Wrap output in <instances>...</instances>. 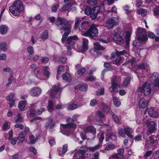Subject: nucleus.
Listing matches in <instances>:
<instances>
[{
	"instance_id": "60",
	"label": "nucleus",
	"mask_w": 159,
	"mask_h": 159,
	"mask_svg": "<svg viewBox=\"0 0 159 159\" xmlns=\"http://www.w3.org/2000/svg\"><path fill=\"white\" fill-rule=\"evenodd\" d=\"M53 121V120L52 119H51L49 120H48L46 122L45 125V127L46 128L48 127L49 125Z\"/></svg>"
},
{
	"instance_id": "13",
	"label": "nucleus",
	"mask_w": 159,
	"mask_h": 159,
	"mask_svg": "<svg viewBox=\"0 0 159 159\" xmlns=\"http://www.w3.org/2000/svg\"><path fill=\"white\" fill-rule=\"evenodd\" d=\"M101 8L102 7H101L99 6H97L94 7L91 10L90 14L91 18L93 19H95L97 16V14L100 12Z\"/></svg>"
},
{
	"instance_id": "16",
	"label": "nucleus",
	"mask_w": 159,
	"mask_h": 159,
	"mask_svg": "<svg viewBox=\"0 0 159 159\" xmlns=\"http://www.w3.org/2000/svg\"><path fill=\"white\" fill-rule=\"evenodd\" d=\"M147 124L148 127V131L150 133L155 132L156 130V123L153 121H148Z\"/></svg>"
},
{
	"instance_id": "12",
	"label": "nucleus",
	"mask_w": 159,
	"mask_h": 159,
	"mask_svg": "<svg viewBox=\"0 0 159 159\" xmlns=\"http://www.w3.org/2000/svg\"><path fill=\"white\" fill-rule=\"evenodd\" d=\"M78 39V38L76 35L70 36L66 40L67 45V49L68 50L71 49L70 47L74 44L75 42L74 40Z\"/></svg>"
},
{
	"instance_id": "24",
	"label": "nucleus",
	"mask_w": 159,
	"mask_h": 159,
	"mask_svg": "<svg viewBox=\"0 0 159 159\" xmlns=\"http://www.w3.org/2000/svg\"><path fill=\"white\" fill-rule=\"evenodd\" d=\"M133 45L134 48L136 49H138L139 47V36L138 35V33L136 34V39L134 40L133 42Z\"/></svg>"
},
{
	"instance_id": "43",
	"label": "nucleus",
	"mask_w": 159,
	"mask_h": 159,
	"mask_svg": "<svg viewBox=\"0 0 159 159\" xmlns=\"http://www.w3.org/2000/svg\"><path fill=\"white\" fill-rule=\"evenodd\" d=\"M28 52L31 55H32L34 53L33 47L31 46H29L27 48Z\"/></svg>"
},
{
	"instance_id": "8",
	"label": "nucleus",
	"mask_w": 159,
	"mask_h": 159,
	"mask_svg": "<svg viewBox=\"0 0 159 159\" xmlns=\"http://www.w3.org/2000/svg\"><path fill=\"white\" fill-rule=\"evenodd\" d=\"M88 151V148L86 146L83 145L80 147L78 152L75 153L74 154H77V157L83 158L85 157L86 152Z\"/></svg>"
},
{
	"instance_id": "38",
	"label": "nucleus",
	"mask_w": 159,
	"mask_h": 159,
	"mask_svg": "<svg viewBox=\"0 0 159 159\" xmlns=\"http://www.w3.org/2000/svg\"><path fill=\"white\" fill-rule=\"evenodd\" d=\"M113 100L115 105L117 107H119L120 106V102L118 100V99L116 97H113Z\"/></svg>"
},
{
	"instance_id": "40",
	"label": "nucleus",
	"mask_w": 159,
	"mask_h": 159,
	"mask_svg": "<svg viewBox=\"0 0 159 159\" xmlns=\"http://www.w3.org/2000/svg\"><path fill=\"white\" fill-rule=\"evenodd\" d=\"M100 145L97 144L94 147H87L88 150H89L90 151L93 152L99 148Z\"/></svg>"
},
{
	"instance_id": "35",
	"label": "nucleus",
	"mask_w": 159,
	"mask_h": 159,
	"mask_svg": "<svg viewBox=\"0 0 159 159\" xmlns=\"http://www.w3.org/2000/svg\"><path fill=\"white\" fill-rule=\"evenodd\" d=\"M94 48L95 49L102 50L104 49V48L101 46L98 42L94 43Z\"/></svg>"
},
{
	"instance_id": "28",
	"label": "nucleus",
	"mask_w": 159,
	"mask_h": 159,
	"mask_svg": "<svg viewBox=\"0 0 159 159\" xmlns=\"http://www.w3.org/2000/svg\"><path fill=\"white\" fill-rule=\"evenodd\" d=\"M124 150L122 149H120L117 150V153L114 155L116 156L117 157L120 159H123V157L122 155V153L124 152Z\"/></svg>"
},
{
	"instance_id": "57",
	"label": "nucleus",
	"mask_w": 159,
	"mask_h": 159,
	"mask_svg": "<svg viewBox=\"0 0 159 159\" xmlns=\"http://www.w3.org/2000/svg\"><path fill=\"white\" fill-rule=\"evenodd\" d=\"M139 66L138 65L137 66H135L133 69L134 72L136 73L137 76L139 78Z\"/></svg>"
},
{
	"instance_id": "62",
	"label": "nucleus",
	"mask_w": 159,
	"mask_h": 159,
	"mask_svg": "<svg viewBox=\"0 0 159 159\" xmlns=\"http://www.w3.org/2000/svg\"><path fill=\"white\" fill-rule=\"evenodd\" d=\"M91 8L89 7H87L85 10V13L87 15L90 14L91 12Z\"/></svg>"
},
{
	"instance_id": "39",
	"label": "nucleus",
	"mask_w": 159,
	"mask_h": 159,
	"mask_svg": "<svg viewBox=\"0 0 159 159\" xmlns=\"http://www.w3.org/2000/svg\"><path fill=\"white\" fill-rule=\"evenodd\" d=\"M7 44L6 43H2L0 44V51L5 52L7 50Z\"/></svg>"
},
{
	"instance_id": "27",
	"label": "nucleus",
	"mask_w": 159,
	"mask_h": 159,
	"mask_svg": "<svg viewBox=\"0 0 159 159\" xmlns=\"http://www.w3.org/2000/svg\"><path fill=\"white\" fill-rule=\"evenodd\" d=\"M62 77L63 80L66 82H70L71 80V76L69 73H65L62 76Z\"/></svg>"
},
{
	"instance_id": "54",
	"label": "nucleus",
	"mask_w": 159,
	"mask_h": 159,
	"mask_svg": "<svg viewBox=\"0 0 159 159\" xmlns=\"http://www.w3.org/2000/svg\"><path fill=\"white\" fill-rule=\"evenodd\" d=\"M103 135L104 134L102 132L98 134V137L99 139V141L100 142H102L103 140L104 139Z\"/></svg>"
},
{
	"instance_id": "52",
	"label": "nucleus",
	"mask_w": 159,
	"mask_h": 159,
	"mask_svg": "<svg viewBox=\"0 0 159 159\" xmlns=\"http://www.w3.org/2000/svg\"><path fill=\"white\" fill-rule=\"evenodd\" d=\"M97 0H88L87 2L90 6H93L96 4Z\"/></svg>"
},
{
	"instance_id": "15",
	"label": "nucleus",
	"mask_w": 159,
	"mask_h": 159,
	"mask_svg": "<svg viewBox=\"0 0 159 159\" xmlns=\"http://www.w3.org/2000/svg\"><path fill=\"white\" fill-rule=\"evenodd\" d=\"M61 128L64 131H67L68 130L71 128L75 129L76 128V125L73 123H69L66 125L61 124Z\"/></svg>"
},
{
	"instance_id": "48",
	"label": "nucleus",
	"mask_w": 159,
	"mask_h": 159,
	"mask_svg": "<svg viewBox=\"0 0 159 159\" xmlns=\"http://www.w3.org/2000/svg\"><path fill=\"white\" fill-rule=\"evenodd\" d=\"M96 93L97 95H103L104 93V89L102 88L98 90L96 92Z\"/></svg>"
},
{
	"instance_id": "1",
	"label": "nucleus",
	"mask_w": 159,
	"mask_h": 159,
	"mask_svg": "<svg viewBox=\"0 0 159 159\" xmlns=\"http://www.w3.org/2000/svg\"><path fill=\"white\" fill-rule=\"evenodd\" d=\"M55 24L60 30H63L65 31L61 39V41L63 43L66 40V38L70 33L71 26L70 25L69 22L66 19L61 17H58L57 18Z\"/></svg>"
},
{
	"instance_id": "4",
	"label": "nucleus",
	"mask_w": 159,
	"mask_h": 159,
	"mask_svg": "<svg viewBox=\"0 0 159 159\" xmlns=\"http://www.w3.org/2000/svg\"><path fill=\"white\" fill-rule=\"evenodd\" d=\"M120 79L116 76H115L112 79V85L111 88L112 89V92H118L119 89L120 88Z\"/></svg>"
},
{
	"instance_id": "58",
	"label": "nucleus",
	"mask_w": 159,
	"mask_h": 159,
	"mask_svg": "<svg viewBox=\"0 0 159 159\" xmlns=\"http://www.w3.org/2000/svg\"><path fill=\"white\" fill-rule=\"evenodd\" d=\"M64 69V67L62 66H60L58 68L57 74L58 75H60L62 71Z\"/></svg>"
},
{
	"instance_id": "46",
	"label": "nucleus",
	"mask_w": 159,
	"mask_h": 159,
	"mask_svg": "<svg viewBox=\"0 0 159 159\" xmlns=\"http://www.w3.org/2000/svg\"><path fill=\"white\" fill-rule=\"evenodd\" d=\"M26 136H25L24 134L22 132L20 133L19 135L20 140L21 142H23L25 140V137Z\"/></svg>"
},
{
	"instance_id": "14",
	"label": "nucleus",
	"mask_w": 159,
	"mask_h": 159,
	"mask_svg": "<svg viewBox=\"0 0 159 159\" xmlns=\"http://www.w3.org/2000/svg\"><path fill=\"white\" fill-rule=\"evenodd\" d=\"M117 30L118 29H116L114 30L115 33L114 35V41L116 43L119 44H122L124 43V40L120 34L116 33Z\"/></svg>"
},
{
	"instance_id": "34",
	"label": "nucleus",
	"mask_w": 159,
	"mask_h": 159,
	"mask_svg": "<svg viewBox=\"0 0 159 159\" xmlns=\"http://www.w3.org/2000/svg\"><path fill=\"white\" fill-rule=\"evenodd\" d=\"M12 6L19 7L20 9L21 7H23V4L22 2L20 0H16L14 2Z\"/></svg>"
},
{
	"instance_id": "64",
	"label": "nucleus",
	"mask_w": 159,
	"mask_h": 159,
	"mask_svg": "<svg viewBox=\"0 0 159 159\" xmlns=\"http://www.w3.org/2000/svg\"><path fill=\"white\" fill-rule=\"evenodd\" d=\"M15 127L16 128H19L21 129H23L24 128V126L23 124H16L15 125Z\"/></svg>"
},
{
	"instance_id": "5",
	"label": "nucleus",
	"mask_w": 159,
	"mask_h": 159,
	"mask_svg": "<svg viewBox=\"0 0 159 159\" xmlns=\"http://www.w3.org/2000/svg\"><path fill=\"white\" fill-rule=\"evenodd\" d=\"M116 54L117 57L115 60L112 61L113 63L118 66L120 65L121 62L122 58L120 56V55H123L126 57H128L129 55L128 52L125 50H123L121 51H118L116 50Z\"/></svg>"
},
{
	"instance_id": "2",
	"label": "nucleus",
	"mask_w": 159,
	"mask_h": 159,
	"mask_svg": "<svg viewBox=\"0 0 159 159\" xmlns=\"http://www.w3.org/2000/svg\"><path fill=\"white\" fill-rule=\"evenodd\" d=\"M84 18V17L76 18L74 26V29L75 30H77L78 27L79 31L81 32V34L82 33L86 31L87 30L89 27V22L88 21H84L82 22L80 25H79Z\"/></svg>"
},
{
	"instance_id": "20",
	"label": "nucleus",
	"mask_w": 159,
	"mask_h": 159,
	"mask_svg": "<svg viewBox=\"0 0 159 159\" xmlns=\"http://www.w3.org/2000/svg\"><path fill=\"white\" fill-rule=\"evenodd\" d=\"M84 132L85 133H91L93 134H96V129L92 126H90L83 129Z\"/></svg>"
},
{
	"instance_id": "25",
	"label": "nucleus",
	"mask_w": 159,
	"mask_h": 159,
	"mask_svg": "<svg viewBox=\"0 0 159 159\" xmlns=\"http://www.w3.org/2000/svg\"><path fill=\"white\" fill-rule=\"evenodd\" d=\"M131 33L130 31H128L126 33L125 39L126 47H127L129 45Z\"/></svg>"
},
{
	"instance_id": "45",
	"label": "nucleus",
	"mask_w": 159,
	"mask_h": 159,
	"mask_svg": "<svg viewBox=\"0 0 159 159\" xmlns=\"http://www.w3.org/2000/svg\"><path fill=\"white\" fill-rule=\"evenodd\" d=\"M115 148V145L113 144H109L107 145L105 148L106 150L108 151L113 149Z\"/></svg>"
},
{
	"instance_id": "50",
	"label": "nucleus",
	"mask_w": 159,
	"mask_h": 159,
	"mask_svg": "<svg viewBox=\"0 0 159 159\" xmlns=\"http://www.w3.org/2000/svg\"><path fill=\"white\" fill-rule=\"evenodd\" d=\"M21 114L20 113H18L17 118L16 120V122H20L23 120V118L21 116Z\"/></svg>"
},
{
	"instance_id": "11",
	"label": "nucleus",
	"mask_w": 159,
	"mask_h": 159,
	"mask_svg": "<svg viewBox=\"0 0 159 159\" xmlns=\"http://www.w3.org/2000/svg\"><path fill=\"white\" fill-rule=\"evenodd\" d=\"M41 89L38 87H35L31 89L29 91V93L32 96L37 97L41 93Z\"/></svg>"
},
{
	"instance_id": "44",
	"label": "nucleus",
	"mask_w": 159,
	"mask_h": 159,
	"mask_svg": "<svg viewBox=\"0 0 159 159\" xmlns=\"http://www.w3.org/2000/svg\"><path fill=\"white\" fill-rule=\"evenodd\" d=\"M68 107L69 109H75L77 108V106L75 104L71 103L68 105Z\"/></svg>"
},
{
	"instance_id": "9",
	"label": "nucleus",
	"mask_w": 159,
	"mask_h": 159,
	"mask_svg": "<svg viewBox=\"0 0 159 159\" xmlns=\"http://www.w3.org/2000/svg\"><path fill=\"white\" fill-rule=\"evenodd\" d=\"M48 92L49 93L50 96L52 98L59 97L60 95L61 91L59 88H56V85H54L52 89L49 90Z\"/></svg>"
},
{
	"instance_id": "55",
	"label": "nucleus",
	"mask_w": 159,
	"mask_h": 159,
	"mask_svg": "<svg viewBox=\"0 0 159 159\" xmlns=\"http://www.w3.org/2000/svg\"><path fill=\"white\" fill-rule=\"evenodd\" d=\"M54 104L52 101L49 100L48 102V109H52Z\"/></svg>"
},
{
	"instance_id": "36",
	"label": "nucleus",
	"mask_w": 159,
	"mask_h": 159,
	"mask_svg": "<svg viewBox=\"0 0 159 159\" xmlns=\"http://www.w3.org/2000/svg\"><path fill=\"white\" fill-rule=\"evenodd\" d=\"M48 37V32L47 30H45L40 35V38L44 40L47 39Z\"/></svg>"
},
{
	"instance_id": "22",
	"label": "nucleus",
	"mask_w": 159,
	"mask_h": 159,
	"mask_svg": "<svg viewBox=\"0 0 159 159\" xmlns=\"http://www.w3.org/2000/svg\"><path fill=\"white\" fill-rule=\"evenodd\" d=\"M124 131L125 134H126L129 137L132 138L133 136L131 134L132 133L133 129L129 127H127L125 128Z\"/></svg>"
},
{
	"instance_id": "32",
	"label": "nucleus",
	"mask_w": 159,
	"mask_h": 159,
	"mask_svg": "<svg viewBox=\"0 0 159 159\" xmlns=\"http://www.w3.org/2000/svg\"><path fill=\"white\" fill-rule=\"evenodd\" d=\"M66 4L64 5L62 7V9L64 11H66L69 9L75 3L74 2H69Z\"/></svg>"
},
{
	"instance_id": "37",
	"label": "nucleus",
	"mask_w": 159,
	"mask_h": 159,
	"mask_svg": "<svg viewBox=\"0 0 159 159\" xmlns=\"http://www.w3.org/2000/svg\"><path fill=\"white\" fill-rule=\"evenodd\" d=\"M78 86L79 89L81 91H85L87 89V85L86 84L83 85L79 84Z\"/></svg>"
},
{
	"instance_id": "42",
	"label": "nucleus",
	"mask_w": 159,
	"mask_h": 159,
	"mask_svg": "<svg viewBox=\"0 0 159 159\" xmlns=\"http://www.w3.org/2000/svg\"><path fill=\"white\" fill-rule=\"evenodd\" d=\"M147 13V11L143 8H140V14H141V16L144 17L145 16Z\"/></svg>"
},
{
	"instance_id": "61",
	"label": "nucleus",
	"mask_w": 159,
	"mask_h": 159,
	"mask_svg": "<svg viewBox=\"0 0 159 159\" xmlns=\"http://www.w3.org/2000/svg\"><path fill=\"white\" fill-rule=\"evenodd\" d=\"M42 119V118L40 117H35L33 119L30 120V122H34L35 123L39 122V121H37V120H40Z\"/></svg>"
},
{
	"instance_id": "51",
	"label": "nucleus",
	"mask_w": 159,
	"mask_h": 159,
	"mask_svg": "<svg viewBox=\"0 0 159 159\" xmlns=\"http://www.w3.org/2000/svg\"><path fill=\"white\" fill-rule=\"evenodd\" d=\"M130 78L126 77L124 82V85L125 86H127L130 83Z\"/></svg>"
},
{
	"instance_id": "31",
	"label": "nucleus",
	"mask_w": 159,
	"mask_h": 159,
	"mask_svg": "<svg viewBox=\"0 0 159 159\" xmlns=\"http://www.w3.org/2000/svg\"><path fill=\"white\" fill-rule=\"evenodd\" d=\"M49 70V68L47 66H45L43 68V74L47 77H48L50 75Z\"/></svg>"
},
{
	"instance_id": "21",
	"label": "nucleus",
	"mask_w": 159,
	"mask_h": 159,
	"mask_svg": "<svg viewBox=\"0 0 159 159\" xmlns=\"http://www.w3.org/2000/svg\"><path fill=\"white\" fill-rule=\"evenodd\" d=\"M82 48L81 50L82 52H84L88 49V40L85 38H83Z\"/></svg>"
},
{
	"instance_id": "41",
	"label": "nucleus",
	"mask_w": 159,
	"mask_h": 159,
	"mask_svg": "<svg viewBox=\"0 0 159 159\" xmlns=\"http://www.w3.org/2000/svg\"><path fill=\"white\" fill-rule=\"evenodd\" d=\"M25 101H21L19 102L18 104V107L20 109H22L25 108Z\"/></svg>"
},
{
	"instance_id": "10",
	"label": "nucleus",
	"mask_w": 159,
	"mask_h": 159,
	"mask_svg": "<svg viewBox=\"0 0 159 159\" xmlns=\"http://www.w3.org/2000/svg\"><path fill=\"white\" fill-rule=\"evenodd\" d=\"M143 91L144 94L145 95H148L151 93V88L148 83H145L141 88H140V91Z\"/></svg>"
},
{
	"instance_id": "18",
	"label": "nucleus",
	"mask_w": 159,
	"mask_h": 159,
	"mask_svg": "<svg viewBox=\"0 0 159 159\" xmlns=\"http://www.w3.org/2000/svg\"><path fill=\"white\" fill-rule=\"evenodd\" d=\"M14 95L12 94H11L6 97V99L9 101L8 103L10 108L14 107L15 103V100L13 99Z\"/></svg>"
},
{
	"instance_id": "23",
	"label": "nucleus",
	"mask_w": 159,
	"mask_h": 159,
	"mask_svg": "<svg viewBox=\"0 0 159 159\" xmlns=\"http://www.w3.org/2000/svg\"><path fill=\"white\" fill-rule=\"evenodd\" d=\"M149 115L155 118H157L159 116V113L155 110H149L148 111Z\"/></svg>"
},
{
	"instance_id": "29",
	"label": "nucleus",
	"mask_w": 159,
	"mask_h": 159,
	"mask_svg": "<svg viewBox=\"0 0 159 159\" xmlns=\"http://www.w3.org/2000/svg\"><path fill=\"white\" fill-rule=\"evenodd\" d=\"M156 141L154 140L152 137H149L146 140V145L148 144L149 145H152Z\"/></svg>"
},
{
	"instance_id": "6",
	"label": "nucleus",
	"mask_w": 159,
	"mask_h": 159,
	"mask_svg": "<svg viewBox=\"0 0 159 159\" xmlns=\"http://www.w3.org/2000/svg\"><path fill=\"white\" fill-rule=\"evenodd\" d=\"M119 22V19L117 17H113L107 20L106 22V25L108 29H112L117 25Z\"/></svg>"
},
{
	"instance_id": "63",
	"label": "nucleus",
	"mask_w": 159,
	"mask_h": 159,
	"mask_svg": "<svg viewBox=\"0 0 159 159\" xmlns=\"http://www.w3.org/2000/svg\"><path fill=\"white\" fill-rule=\"evenodd\" d=\"M86 70L84 68H82L81 69L78 70L77 72L79 75H81L85 72Z\"/></svg>"
},
{
	"instance_id": "17",
	"label": "nucleus",
	"mask_w": 159,
	"mask_h": 159,
	"mask_svg": "<svg viewBox=\"0 0 159 159\" xmlns=\"http://www.w3.org/2000/svg\"><path fill=\"white\" fill-rule=\"evenodd\" d=\"M158 74L156 72H154L152 74L150 80L152 82L154 81L155 83V85L159 86V79L158 78Z\"/></svg>"
},
{
	"instance_id": "33",
	"label": "nucleus",
	"mask_w": 159,
	"mask_h": 159,
	"mask_svg": "<svg viewBox=\"0 0 159 159\" xmlns=\"http://www.w3.org/2000/svg\"><path fill=\"white\" fill-rule=\"evenodd\" d=\"M0 32L2 34L6 33L7 31V26L6 25H2L0 27Z\"/></svg>"
},
{
	"instance_id": "59",
	"label": "nucleus",
	"mask_w": 159,
	"mask_h": 159,
	"mask_svg": "<svg viewBox=\"0 0 159 159\" xmlns=\"http://www.w3.org/2000/svg\"><path fill=\"white\" fill-rule=\"evenodd\" d=\"M112 12L114 13V14L117 13V9L115 6L113 7L111 9V10H109L108 11V13H110V12Z\"/></svg>"
},
{
	"instance_id": "49",
	"label": "nucleus",
	"mask_w": 159,
	"mask_h": 159,
	"mask_svg": "<svg viewBox=\"0 0 159 159\" xmlns=\"http://www.w3.org/2000/svg\"><path fill=\"white\" fill-rule=\"evenodd\" d=\"M118 134L120 136L122 137H124L125 136V133H124V131L122 128H120L119 129Z\"/></svg>"
},
{
	"instance_id": "53",
	"label": "nucleus",
	"mask_w": 159,
	"mask_h": 159,
	"mask_svg": "<svg viewBox=\"0 0 159 159\" xmlns=\"http://www.w3.org/2000/svg\"><path fill=\"white\" fill-rule=\"evenodd\" d=\"M96 80V78L93 75H91L89 77L86 79V81H87L92 82Z\"/></svg>"
},
{
	"instance_id": "19",
	"label": "nucleus",
	"mask_w": 159,
	"mask_h": 159,
	"mask_svg": "<svg viewBox=\"0 0 159 159\" xmlns=\"http://www.w3.org/2000/svg\"><path fill=\"white\" fill-rule=\"evenodd\" d=\"M9 10L13 15L14 16L19 15L20 13V11L19 7L11 6L9 7Z\"/></svg>"
},
{
	"instance_id": "7",
	"label": "nucleus",
	"mask_w": 159,
	"mask_h": 159,
	"mask_svg": "<svg viewBox=\"0 0 159 159\" xmlns=\"http://www.w3.org/2000/svg\"><path fill=\"white\" fill-rule=\"evenodd\" d=\"M148 39L145 30L144 29L140 28V46L145 44Z\"/></svg>"
},
{
	"instance_id": "47",
	"label": "nucleus",
	"mask_w": 159,
	"mask_h": 159,
	"mask_svg": "<svg viewBox=\"0 0 159 159\" xmlns=\"http://www.w3.org/2000/svg\"><path fill=\"white\" fill-rule=\"evenodd\" d=\"M29 139L30 140V143L32 144L34 143L36 141L34 136L32 135L30 136Z\"/></svg>"
},
{
	"instance_id": "30",
	"label": "nucleus",
	"mask_w": 159,
	"mask_h": 159,
	"mask_svg": "<svg viewBox=\"0 0 159 159\" xmlns=\"http://www.w3.org/2000/svg\"><path fill=\"white\" fill-rule=\"evenodd\" d=\"M142 103L141 105H140V108L147 109V106L146 102L144 99H141L140 101V103Z\"/></svg>"
},
{
	"instance_id": "26",
	"label": "nucleus",
	"mask_w": 159,
	"mask_h": 159,
	"mask_svg": "<svg viewBox=\"0 0 159 159\" xmlns=\"http://www.w3.org/2000/svg\"><path fill=\"white\" fill-rule=\"evenodd\" d=\"M34 74L36 75V77L40 80H44L45 79L42 78V76L43 75L42 74V72L39 69H37L36 71L34 72Z\"/></svg>"
},
{
	"instance_id": "3",
	"label": "nucleus",
	"mask_w": 159,
	"mask_h": 159,
	"mask_svg": "<svg viewBox=\"0 0 159 159\" xmlns=\"http://www.w3.org/2000/svg\"><path fill=\"white\" fill-rule=\"evenodd\" d=\"M97 26V25L96 24L92 25L88 30L85 32L82 33V35L85 37H89L90 38L96 37L98 34V31L96 28Z\"/></svg>"
},
{
	"instance_id": "56",
	"label": "nucleus",
	"mask_w": 159,
	"mask_h": 159,
	"mask_svg": "<svg viewBox=\"0 0 159 159\" xmlns=\"http://www.w3.org/2000/svg\"><path fill=\"white\" fill-rule=\"evenodd\" d=\"M19 138L18 137L12 138L11 141V144L12 145H15L17 141L19 139Z\"/></svg>"
}]
</instances>
